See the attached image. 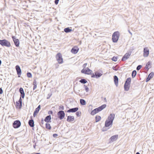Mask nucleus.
<instances>
[{
	"mask_svg": "<svg viewBox=\"0 0 154 154\" xmlns=\"http://www.w3.org/2000/svg\"><path fill=\"white\" fill-rule=\"evenodd\" d=\"M64 31L66 32L67 33L71 32L72 31V30L70 29L69 28H66L64 29Z\"/></svg>",
	"mask_w": 154,
	"mask_h": 154,
	"instance_id": "28",
	"label": "nucleus"
},
{
	"mask_svg": "<svg viewBox=\"0 0 154 154\" xmlns=\"http://www.w3.org/2000/svg\"><path fill=\"white\" fill-rule=\"evenodd\" d=\"M87 65V63H85L83 65V68H84V69L86 68H86Z\"/></svg>",
	"mask_w": 154,
	"mask_h": 154,
	"instance_id": "41",
	"label": "nucleus"
},
{
	"mask_svg": "<svg viewBox=\"0 0 154 154\" xmlns=\"http://www.w3.org/2000/svg\"><path fill=\"white\" fill-rule=\"evenodd\" d=\"M112 60L114 61H117V58L116 57H114L112 58Z\"/></svg>",
	"mask_w": 154,
	"mask_h": 154,
	"instance_id": "36",
	"label": "nucleus"
},
{
	"mask_svg": "<svg viewBox=\"0 0 154 154\" xmlns=\"http://www.w3.org/2000/svg\"><path fill=\"white\" fill-rule=\"evenodd\" d=\"M80 104L83 105H84L86 104L85 101L83 99H80Z\"/></svg>",
	"mask_w": 154,
	"mask_h": 154,
	"instance_id": "27",
	"label": "nucleus"
},
{
	"mask_svg": "<svg viewBox=\"0 0 154 154\" xmlns=\"http://www.w3.org/2000/svg\"><path fill=\"white\" fill-rule=\"evenodd\" d=\"M137 74V72L136 71L134 70L132 72V76L133 78H134L136 76Z\"/></svg>",
	"mask_w": 154,
	"mask_h": 154,
	"instance_id": "31",
	"label": "nucleus"
},
{
	"mask_svg": "<svg viewBox=\"0 0 154 154\" xmlns=\"http://www.w3.org/2000/svg\"><path fill=\"white\" fill-rule=\"evenodd\" d=\"M21 125V123L19 120H16L13 124V127L14 128H19Z\"/></svg>",
	"mask_w": 154,
	"mask_h": 154,
	"instance_id": "11",
	"label": "nucleus"
},
{
	"mask_svg": "<svg viewBox=\"0 0 154 154\" xmlns=\"http://www.w3.org/2000/svg\"><path fill=\"white\" fill-rule=\"evenodd\" d=\"M115 115L114 114H111L108 116V119L105 122V126L108 127L110 125H112L113 121L114 119Z\"/></svg>",
	"mask_w": 154,
	"mask_h": 154,
	"instance_id": "1",
	"label": "nucleus"
},
{
	"mask_svg": "<svg viewBox=\"0 0 154 154\" xmlns=\"http://www.w3.org/2000/svg\"><path fill=\"white\" fill-rule=\"evenodd\" d=\"M19 91L20 93V97L23 98L25 94L23 89L22 88H20L19 89Z\"/></svg>",
	"mask_w": 154,
	"mask_h": 154,
	"instance_id": "18",
	"label": "nucleus"
},
{
	"mask_svg": "<svg viewBox=\"0 0 154 154\" xmlns=\"http://www.w3.org/2000/svg\"><path fill=\"white\" fill-rule=\"evenodd\" d=\"M22 100L21 97H20L19 100L16 102V107L17 108L20 109L22 107Z\"/></svg>",
	"mask_w": 154,
	"mask_h": 154,
	"instance_id": "10",
	"label": "nucleus"
},
{
	"mask_svg": "<svg viewBox=\"0 0 154 154\" xmlns=\"http://www.w3.org/2000/svg\"><path fill=\"white\" fill-rule=\"evenodd\" d=\"M51 113H52V112L51 111Z\"/></svg>",
	"mask_w": 154,
	"mask_h": 154,
	"instance_id": "50",
	"label": "nucleus"
},
{
	"mask_svg": "<svg viewBox=\"0 0 154 154\" xmlns=\"http://www.w3.org/2000/svg\"><path fill=\"white\" fill-rule=\"evenodd\" d=\"M59 0H55L54 2L56 5H57L58 3Z\"/></svg>",
	"mask_w": 154,
	"mask_h": 154,
	"instance_id": "42",
	"label": "nucleus"
},
{
	"mask_svg": "<svg viewBox=\"0 0 154 154\" xmlns=\"http://www.w3.org/2000/svg\"><path fill=\"white\" fill-rule=\"evenodd\" d=\"M12 38L13 39V40L14 43L15 45L17 47H18L19 45V40L15 38L14 37H12Z\"/></svg>",
	"mask_w": 154,
	"mask_h": 154,
	"instance_id": "17",
	"label": "nucleus"
},
{
	"mask_svg": "<svg viewBox=\"0 0 154 154\" xmlns=\"http://www.w3.org/2000/svg\"><path fill=\"white\" fill-rule=\"evenodd\" d=\"M149 53V50L148 48L146 47L144 48L143 56L144 57H147Z\"/></svg>",
	"mask_w": 154,
	"mask_h": 154,
	"instance_id": "15",
	"label": "nucleus"
},
{
	"mask_svg": "<svg viewBox=\"0 0 154 154\" xmlns=\"http://www.w3.org/2000/svg\"><path fill=\"white\" fill-rule=\"evenodd\" d=\"M51 116L49 115L48 116H47L45 118V119L44 121L46 122H50V120L51 119Z\"/></svg>",
	"mask_w": 154,
	"mask_h": 154,
	"instance_id": "24",
	"label": "nucleus"
},
{
	"mask_svg": "<svg viewBox=\"0 0 154 154\" xmlns=\"http://www.w3.org/2000/svg\"><path fill=\"white\" fill-rule=\"evenodd\" d=\"M154 73L153 72H151L148 75V78H147L146 80V82H147L149 81L151 79L153 78L154 76Z\"/></svg>",
	"mask_w": 154,
	"mask_h": 154,
	"instance_id": "21",
	"label": "nucleus"
},
{
	"mask_svg": "<svg viewBox=\"0 0 154 154\" xmlns=\"http://www.w3.org/2000/svg\"><path fill=\"white\" fill-rule=\"evenodd\" d=\"M74 120V117L73 116H68L67 119V121L69 122H73Z\"/></svg>",
	"mask_w": 154,
	"mask_h": 154,
	"instance_id": "19",
	"label": "nucleus"
},
{
	"mask_svg": "<svg viewBox=\"0 0 154 154\" xmlns=\"http://www.w3.org/2000/svg\"><path fill=\"white\" fill-rule=\"evenodd\" d=\"M79 82L85 84L87 82V81L84 79H81Z\"/></svg>",
	"mask_w": 154,
	"mask_h": 154,
	"instance_id": "32",
	"label": "nucleus"
},
{
	"mask_svg": "<svg viewBox=\"0 0 154 154\" xmlns=\"http://www.w3.org/2000/svg\"><path fill=\"white\" fill-rule=\"evenodd\" d=\"M131 80L130 78H128L127 79L124 85V88L125 91H128L129 90Z\"/></svg>",
	"mask_w": 154,
	"mask_h": 154,
	"instance_id": "4",
	"label": "nucleus"
},
{
	"mask_svg": "<svg viewBox=\"0 0 154 154\" xmlns=\"http://www.w3.org/2000/svg\"><path fill=\"white\" fill-rule=\"evenodd\" d=\"M81 72L82 73L88 75H91L92 74V71L87 67L85 69L83 68Z\"/></svg>",
	"mask_w": 154,
	"mask_h": 154,
	"instance_id": "7",
	"label": "nucleus"
},
{
	"mask_svg": "<svg viewBox=\"0 0 154 154\" xmlns=\"http://www.w3.org/2000/svg\"><path fill=\"white\" fill-rule=\"evenodd\" d=\"M0 45L3 46L9 47L11 46V44L10 42L6 39L0 40Z\"/></svg>",
	"mask_w": 154,
	"mask_h": 154,
	"instance_id": "3",
	"label": "nucleus"
},
{
	"mask_svg": "<svg viewBox=\"0 0 154 154\" xmlns=\"http://www.w3.org/2000/svg\"><path fill=\"white\" fill-rule=\"evenodd\" d=\"M102 75V74L101 73L98 71H97L95 72V74H93L92 75L91 77L92 78L95 77L96 78H98L101 76Z\"/></svg>",
	"mask_w": 154,
	"mask_h": 154,
	"instance_id": "14",
	"label": "nucleus"
},
{
	"mask_svg": "<svg viewBox=\"0 0 154 154\" xmlns=\"http://www.w3.org/2000/svg\"><path fill=\"white\" fill-rule=\"evenodd\" d=\"M34 148H35V146H34Z\"/></svg>",
	"mask_w": 154,
	"mask_h": 154,
	"instance_id": "49",
	"label": "nucleus"
},
{
	"mask_svg": "<svg viewBox=\"0 0 154 154\" xmlns=\"http://www.w3.org/2000/svg\"><path fill=\"white\" fill-rule=\"evenodd\" d=\"M79 109L78 107H76L72 109H70L67 111L68 112H76Z\"/></svg>",
	"mask_w": 154,
	"mask_h": 154,
	"instance_id": "22",
	"label": "nucleus"
},
{
	"mask_svg": "<svg viewBox=\"0 0 154 154\" xmlns=\"http://www.w3.org/2000/svg\"><path fill=\"white\" fill-rule=\"evenodd\" d=\"M56 58L57 61L59 64H62L63 62V58L61 54L59 53L56 56Z\"/></svg>",
	"mask_w": 154,
	"mask_h": 154,
	"instance_id": "6",
	"label": "nucleus"
},
{
	"mask_svg": "<svg viewBox=\"0 0 154 154\" xmlns=\"http://www.w3.org/2000/svg\"><path fill=\"white\" fill-rule=\"evenodd\" d=\"M136 154H140V153L138 152H137Z\"/></svg>",
	"mask_w": 154,
	"mask_h": 154,
	"instance_id": "46",
	"label": "nucleus"
},
{
	"mask_svg": "<svg viewBox=\"0 0 154 154\" xmlns=\"http://www.w3.org/2000/svg\"><path fill=\"white\" fill-rule=\"evenodd\" d=\"M33 90H34L37 88V82L36 80H34L33 82Z\"/></svg>",
	"mask_w": 154,
	"mask_h": 154,
	"instance_id": "26",
	"label": "nucleus"
},
{
	"mask_svg": "<svg viewBox=\"0 0 154 154\" xmlns=\"http://www.w3.org/2000/svg\"><path fill=\"white\" fill-rule=\"evenodd\" d=\"M131 54V52L130 51L127 52L123 56L122 58V61H125L128 59Z\"/></svg>",
	"mask_w": 154,
	"mask_h": 154,
	"instance_id": "9",
	"label": "nucleus"
},
{
	"mask_svg": "<svg viewBox=\"0 0 154 154\" xmlns=\"http://www.w3.org/2000/svg\"><path fill=\"white\" fill-rule=\"evenodd\" d=\"M85 89L86 91H88V88L87 86H86L85 87Z\"/></svg>",
	"mask_w": 154,
	"mask_h": 154,
	"instance_id": "44",
	"label": "nucleus"
},
{
	"mask_svg": "<svg viewBox=\"0 0 154 154\" xmlns=\"http://www.w3.org/2000/svg\"><path fill=\"white\" fill-rule=\"evenodd\" d=\"M65 113L62 110L60 111L57 113V116L58 118L60 119H63L65 116Z\"/></svg>",
	"mask_w": 154,
	"mask_h": 154,
	"instance_id": "8",
	"label": "nucleus"
},
{
	"mask_svg": "<svg viewBox=\"0 0 154 154\" xmlns=\"http://www.w3.org/2000/svg\"><path fill=\"white\" fill-rule=\"evenodd\" d=\"M118 135H115L112 136L109 139L110 142L116 140L118 139Z\"/></svg>",
	"mask_w": 154,
	"mask_h": 154,
	"instance_id": "16",
	"label": "nucleus"
},
{
	"mask_svg": "<svg viewBox=\"0 0 154 154\" xmlns=\"http://www.w3.org/2000/svg\"><path fill=\"white\" fill-rule=\"evenodd\" d=\"M142 67V66L141 65H139L138 66L137 68V70H140Z\"/></svg>",
	"mask_w": 154,
	"mask_h": 154,
	"instance_id": "40",
	"label": "nucleus"
},
{
	"mask_svg": "<svg viewBox=\"0 0 154 154\" xmlns=\"http://www.w3.org/2000/svg\"><path fill=\"white\" fill-rule=\"evenodd\" d=\"M53 136L54 137H55L57 136V134H53Z\"/></svg>",
	"mask_w": 154,
	"mask_h": 154,
	"instance_id": "45",
	"label": "nucleus"
},
{
	"mask_svg": "<svg viewBox=\"0 0 154 154\" xmlns=\"http://www.w3.org/2000/svg\"><path fill=\"white\" fill-rule=\"evenodd\" d=\"M45 127L47 129L49 130H50L51 128L50 124L48 123H46L45 124Z\"/></svg>",
	"mask_w": 154,
	"mask_h": 154,
	"instance_id": "30",
	"label": "nucleus"
},
{
	"mask_svg": "<svg viewBox=\"0 0 154 154\" xmlns=\"http://www.w3.org/2000/svg\"><path fill=\"white\" fill-rule=\"evenodd\" d=\"M151 66V63L150 62H148L146 64V67L147 68L150 67Z\"/></svg>",
	"mask_w": 154,
	"mask_h": 154,
	"instance_id": "34",
	"label": "nucleus"
},
{
	"mask_svg": "<svg viewBox=\"0 0 154 154\" xmlns=\"http://www.w3.org/2000/svg\"><path fill=\"white\" fill-rule=\"evenodd\" d=\"M106 106V104L102 105L97 108H96L92 111L91 112V114L92 115H94L99 112L101 111L103 109L105 108Z\"/></svg>",
	"mask_w": 154,
	"mask_h": 154,
	"instance_id": "2",
	"label": "nucleus"
},
{
	"mask_svg": "<svg viewBox=\"0 0 154 154\" xmlns=\"http://www.w3.org/2000/svg\"><path fill=\"white\" fill-rule=\"evenodd\" d=\"M40 109V106L39 105L37 108L33 113V116L35 117L37 113H38Z\"/></svg>",
	"mask_w": 154,
	"mask_h": 154,
	"instance_id": "20",
	"label": "nucleus"
},
{
	"mask_svg": "<svg viewBox=\"0 0 154 154\" xmlns=\"http://www.w3.org/2000/svg\"><path fill=\"white\" fill-rule=\"evenodd\" d=\"M44 121L42 119L41 120V122L40 123V124L42 127H44Z\"/></svg>",
	"mask_w": 154,
	"mask_h": 154,
	"instance_id": "33",
	"label": "nucleus"
},
{
	"mask_svg": "<svg viewBox=\"0 0 154 154\" xmlns=\"http://www.w3.org/2000/svg\"><path fill=\"white\" fill-rule=\"evenodd\" d=\"M59 109L60 110H63L64 106L63 105H60L59 106Z\"/></svg>",
	"mask_w": 154,
	"mask_h": 154,
	"instance_id": "38",
	"label": "nucleus"
},
{
	"mask_svg": "<svg viewBox=\"0 0 154 154\" xmlns=\"http://www.w3.org/2000/svg\"><path fill=\"white\" fill-rule=\"evenodd\" d=\"M114 79L115 85L117 86L118 83V77L116 76L115 75L114 77Z\"/></svg>",
	"mask_w": 154,
	"mask_h": 154,
	"instance_id": "23",
	"label": "nucleus"
},
{
	"mask_svg": "<svg viewBox=\"0 0 154 154\" xmlns=\"http://www.w3.org/2000/svg\"><path fill=\"white\" fill-rule=\"evenodd\" d=\"M29 124L31 127H33L34 126V122L33 120H30L29 122Z\"/></svg>",
	"mask_w": 154,
	"mask_h": 154,
	"instance_id": "25",
	"label": "nucleus"
},
{
	"mask_svg": "<svg viewBox=\"0 0 154 154\" xmlns=\"http://www.w3.org/2000/svg\"><path fill=\"white\" fill-rule=\"evenodd\" d=\"M112 69L114 70H118V69L117 67V66H113L112 67Z\"/></svg>",
	"mask_w": 154,
	"mask_h": 154,
	"instance_id": "39",
	"label": "nucleus"
},
{
	"mask_svg": "<svg viewBox=\"0 0 154 154\" xmlns=\"http://www.w3.org/2000/svg\"><path fill=\"white\" fill-rule=\"evenodd\" d=\"M119 37V33L118 31L115 32L112 36V40L114 42H117Z\"/></svg>",
	"mask_w": 154,
	"mask_h": 154,
	"instance_id": "5",
	"label": "nucleus"
},
{
	"mask_svg": "<svg viewBox=\"0 0 154 154\" xmlns=\"http://www.w3.org/2000/svg\"><path fill=\"white\" fill-rule=\"evenodd\" d=\"M1 64V61L0 60V65Z\"/></svg>",
	"mask_w": 154,
	"mask_h": 154,
	"instance_id": "47",
	"label": "nucleus"
},
{
	"mask_svg": "<svg viewBox=\"0 0 154 154\" xmlns=\"http://www.w3.org/2000/svg\"><path fill=\"white\" fill-rule=\"evenodd\" d=\"M76 115L77 116H81V112H77L76 113Z\"/></svg>",
	"mask_w": 154,
	"mask_h": 154,
	"instance_id": "37",
	"label": "nucleus"
},
{
	"mask_svg": "<svg viewBox=\"0 0 154 154\" xmlns=\"http://www.w3.org/2000/svg\"><path fill=\"white\" fill-rule=\"evenodd\" d=\"M15 68L18 77H20L22 73V72L20 67L18 65H17L15 66Z\"/></svg>",
	"mask_w": 154,
	"mask_h": 154,
	"instance_id": "13",
	"label": "nucleus"
},
{
	"mask_svg": "<svg viewBox=\"0 0 154 154\" xmlns=\"http://www.w3.org/2000/svg\"><path fill=\"white\" fill-rule=\"evenodd\" d=\"M27 75L28 77L31 78L32 77V74L30 72H28L27 73Z\"/></svg>",
	"mask_w": 154,
	"mask_h": 154,
	"instance_id": "35",
	"label": "nucleus"
},
{
	"mask_svg": "<svg viewBox=\"0 0 154 154\" xmlns=\"http://www.w3.org/2000/svg\"><path fill=\"white\" fill-rule=\"evenodd\" d=\"M79 48L77 46H75L72 48L71 50V52L74 54H76L79 51Z\"/></svg>",
	"mask_w": 154,
	"mask_h": 154,
	"instance_id": "12",
	"label": "nucleus"
},
{
	"mask_svg": "<svg viewBox=\"0 0 154 154\" xmlns=\"http://www.w3.org/2000/svg\"><path fill=\"white\" fill-rule=\"evenodd\" d=\"M35 154H40V153H35Z\"/></svg>",
	"mask_w": 154,
	"mask_h": 154,
	"instance_id": "48",
	"label": "nucleus"
},
{
	"mask_svg": "<svg viewBox=\"0 0 154 154\" xmlns=\"http://www.w3.org/2000/svg\"><path fill=\"white\" fill-rule=\"evenodd\" d=\"M96 122H97L100 121L101 119V117L100 116H97L95 117Z\"/></svg>",
	"mask_w": 154,
	"mask_h": 154,
	"instance_id": "29",
	"label": "nucleus"
},
{
	"mask_svg": "<svg viewBox=\"0 0 154 154\" xmlns=\"http://www.w3.org/2000/svg\"><path fill=\"white\" fill-rule=\"evenodd\" d=\"M3 93V91L2 88H0V94H2Z\"/></svg>",
	"mask_w": 154,
	"mask_h": 154,
	"instance_id": "43",
	"label": "nucleus"
}]
</instances>
